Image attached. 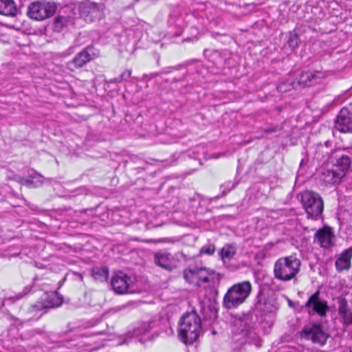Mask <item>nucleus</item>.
<instances>
[{
    "label": "nucleus",
    "instance_id": "423d86ee",
    "mask_svg": "<svg viewBox=\"0 0 352 352\" xmlns=\"http://www.w3.org/2000/svg\"><path fill=\"white\" fill-rule=\"evenodd\" d=\"M98 56L99 50L92 45H88L78 53L68 64L72 69H79Z\"/></svg>",
    "mask_w": 352,
    "mask_h": 352
},
{
    "label": "nucleus",
    "instance_id": "f704fd0d",
    "mask_svg": "<svg viewBox=\"0 0 352 352\" xmlns=\"http://www.w3.org/2000/svg\"><path fill=\"white\" fill-rule=\"evenodd\" d=\"M28 294L27 292H20L19 294H17L16 295H15L14 296H11V297H9L8 298V300H12L13 302H14L15 300H19V299H21L22 298H23L26 294Z\"/></svg>",
    "mask_w": 352,
    "mask_h": 352
},
{
    "label": "nucleus",
    "instance_id": "393cba45",
    "mask_svg": "<svg viewBox=\"0 0 352 352\" xmlns=\"http://www.w3.org/2000/svg\"><path fill=\"white\" fill-rule=\"evenodd\" d=\"M68 18L67 16H57L53 22L54 31L60 32L67 25Z\"/></svg>",
    "mask_w": 352,
    "mask_h": 352
},
{
    "label": "nucleus",
    "instance_id": "72a5a7b5",
    "mask_svg": "<svg viewBox=\"0 0 352 352\" xmlns=\"http://www.w3.org/2000/svg\"><path fill=\"white\" fill-rule=\"evenodd\" d=\"M131 70L126 69L120 76V80H122V81H126L131 77Z\"/></svg>",
    "mask_w": 352,
    "mask_h": 352
},
{
    "label": "nucleus",
    "instance_id": "20e7f679",
    "mask_svg": "<svg viewBox=\"0 0 352 352\" xmlns=\"http://www.w3.org/2000/svg\"><path fill=\"white\" fill-rule=\"evenodd\" d=\"M301 202L308 218L318 220L322 217L324 202L319 194L313 191H305L302 194Z\"/></svg>",
    "mask_w": 352,
    "mask_h": 352
},
{
    "label": "nucleus",
    "instance_id": "c756f323",
    "mask_svg": "<svg viewBox=\"0 0 352 352\" xmlns=\"http://www.w3.org/2000/svg\"><path fill=\"white\" fill-rule=\"evenodd\" d=\"M215 245L214 244H208L207 245L203 246L200 250V254H207V255H212L215 251Z\"/></svg>",
    "mask_w": 352,
    "mask_h": 352
},
{
    "label": "nucleus",
    "instance_id": "9d476101",
    "mask_svg": "<svg viewBox=\"0 0 352 352\" xmlns=\"http://www.w3.org/2000/svg\"><path fill=\"white\" fill-rule=\"evenodd\" d=\"M320 290H317L309 298L305 307L311 309L313 313L318 314L321 317H325L329 308L327 301L320 298Z\"/></svg>",
    "mask_w": 352,
    "mask_h": 352
},
{
    "label": "nucleus",
    "instance_id": "bb28decb",
    "mask_svg": "<svg viewBox=\"0 0 352 352\" xmlns=\"http://www.w3.org/2000/svg\"><path fill=\"white\" fill-rule=\"evenodd\" d=\"M292 89H297L296 85H294V81L282 82L277 86V90L280 93H285Z\"/></svg>",
    "mask_w": 352,
    "mask_h": 352
},
{
    "label": "nucleus",
    "instance_id": "f03ea898",
    "mask_svg": "<svg viewBox=\"0 0 352 352\" xmlns=\"http://www.w3.org/2000/svg\"><path fill=\"white\" fill-rule=\"evenodd\" d=\"M301 261L295 255L278 258L274 263V278L281 281H289L295 278L300 270Z\"/></svg>",
    "mask_w": 352,
    "mask_h": 352
},
{
    "label": "nucleus",
    "instance_id": "6ab92c4d",
    "mask_svg": "<svg viewBox=\"0 0 352 352\" xmlns=\"http://www.w3.org/2000/svg\"><path fill=\"white\" fill-rule=\"evenodd\" d=\"M349 155H341L338 157L336 163L333 166L338 171H343L344 176L349 170L352 162V148L349 151Z\"/></svg>",
    "mask_w": 352,
    "mask_h": 352
},
{
    "label": "nucleus",
    "instance_id": "ea45409f",
    "mask_svg": "<svg viewBox=\"0 0 352 352\" xmlns=\"http://www.w3.org/2000/svg\"><path fill=\"white\" fill-rule=\"evenodd\" d=\"M289 306H292V302H291L290 300L289 301Z\"/></svg>",
    "mask_w": 352,
    "mask_h": 352
},
{
    "label": "nucleus",
    "instance_id": "39448f33",
    "mask_svg": "<svg viewBox=\"0 0 352 352\" xmlns=\"http://www.w3.org/2000/svg\"><path fill=\"white\" fill-rule=\"evenodd\" d=\"M56 10L57 5L54 2L36 1L28 6L27 15L32 20L41 21L52 17Z\"/></svg>",
    "mask_w": 352,
    "mask_h": 352
},
{
    "label": "nucleus",
    "instance_id": "a19ab883",
    "mask_svg": "<svg viewBox=\"0 0 352 352\" xmlns=\"http://www.w3.org/2000/svg\"><path fill=\"white\" fill-rule=\"evenodd\" d=\"M184 278L187 279V275L186 274H184Z\"/></svg>",
    "mask_w": 352,
    "mask_h": 352
},
{
    "label": "nucleus",
    "instance_id": "ddd939ff",
    "mask_svg": "<svg viewBox=\"0 0 352 352\" xmlns=\"http://www.w3.org/2000/svg\"><path fill=\"white\" fill-rule=\"evenodd\" d=\"M62 303V296L56 294H52L47 297L46 302H36L35 304L32 305L29 309V312L33 314L43 309L58 307L60 306Z\"/></svg>",
    "mask_w": 352,
    "mask_h": 352
},
{
    "label": "nucleus",
    "instance_id": "5701e85b",
    "mask_svg": "<svg viewBox=\"0 0 352 352\" xmlns=\"http://www.w3.org/2000/svg\"><path fill=\"white\" fill-rule=\"evenodd\" d=\"M91 276L96 281L104 282L109 276V269L106 266L95 267L91 270Z\"/></svg>",
    "mask_w": 352,
    "mask_h": 352
},
{
    "label": "nucleus",
    "instance_id": "aec40b11",
    "mask_svg": "<svg viewBox=\"0 0 352 352\" xmlns=\"http://www.w3.org/2000/svg\"><path fill=\"white\" fill-rule=\"evenodd\" d=\"M332 151L331 143L329 141H325L317 144L316 147L315 157L318 160H322L328 157Z\"/></svg>",
    "mask_w": 352,
    "mask_h": 352
},
{
    "label": "nucleus",
    "instance_id": "412c9836",
    "mask_svg": "<svg viewBox=\"0 0 352 352\" xmlns=\"http://www.w3.org/2000/svg\"><path fill=\"white\" fill-rule=\"evenodd\" d=\"M17 9L13 0H0V14L5 16H15Z\"/></svg>",
    "mask_w": 352,
    "mask_h": 352
},
{
    "label": "nucleus",
    "instance_id": "b1692460",
    "mask_svg": "<svg viewBox=\"0 0 352 352\" xmlns=\"http://www.w3.org/2000/svg\"><path fill=\"white\" fill-rule=\"evenodd\" d=\"M236 253L235 248L230 244H226L219 251V254L223 263L230 261Z\"/></svg>",
    "mask_w": 352,
    "mask_h": 352
},
{
    "label": "nucleus",
    "instance_id": "f8f14e48",
    "mask_svg": "<svg viewBox=\"0 0 352 352\" xmlns=\"http://www.w3.org/2000/svg\"><path fill=\"white\" fill-rule=\"evenodd\" d=\"M131 278L126 274L120 272L114 274L111 278V286L113 291L118 294L132 292L130 290Z\"/></svg>",
    "mask_w": 352,
    "mask_h": 352
},
{
    "label": "nucleus",
    "instance_id": "4c0bfd02",
    "mask_svg": "<svg viewBox=\"0 0 352 352\" xmlns=\"http://www.w3.org/2000/svg\"><path fill=\"white\" fill-rule=\"evenodd\" d=\"M241 332H242V335L243 336H246L247 335L248 331L246 330V331H244L243 330H241Z\"/></svg>",
    "mask_w": 352,
    "mask_h": 352
},
{
    "label": "nucleus",
    "instance_id": "7c9ffc66",
    "mask_svg": "<svg viewBox=\"0 0 352 352\" xmlns=\"http://www.w3.org/2000/svg\"><path fill=\"white\" fill-rule=\"evenodd\" d=\"M17 182L21 185L30 187L33 186V181L29 178L19 177L17 179Z\"/></svg>",
    "mask_w": 352,
    "mask_h": 352
},
{
    "label": "nucleus",
    "instance_id": "dca6fc26",
    "mask_svg": "<svg viewBox=\"0 0 352 352\" xmlns=\"http://www.w3.org/2000/svg\"><path fill=\"white\" fill-rule=\"evenodd\" d=\"M315 239L320 246L324 248H329L332 245L333 233L329 227H323L315 233Z\"/></svg>",
    "mask_w": 352,
    "mask_h": 352
},
{
    "label": "nucleus",
    "instance_id": "7ed1b4c3",
    "mask_svg": "<svg viewBox=\"0 0 352 352\" xmlns=\"http://www.w3.org/2000/svg\"><path fill=\"white\" fill-rule=\"evenodd\" d=\"M252 285L249 281L233 285L224 295L223 305L228 309L236 308L243 304L250 294Z\"/></svg>",
    "mask_w": 352,
    "mask_h": 352
},
{
    "label": "nucleus",
    "instance_id": "2f4dec72",
    "mask_svg": "<svg viewBox=\"0 0 352 352\" xmlns=\"http://www.w3.org/2000/svg\"><path fill=\"white\" fill-rule=\"evenodd\" d=\"M282 129L283 128L279 126H270V127L263 129V133H276V132L280 131L282 130Z\"/></svg>",
    "mask_w": 352,
    "mask_h": 352
},
{
    "label": "nucleus",
    "instance_id": "1a4fd4ad",
    "mask_svg": "<svg viewBox=\"0 0 352 352\" xmlns=\"http://www.w3.org/2000/svg\"><path fill=\"white\" fill-rule=\"evenodd\" d=\"M324 78V74L320 71L302 72L294 80V85H296L297 89L300 87H311L318 84Z\"/></svg>",
    "mask_w": 352,
    "mask_h": 352
},
{
    "label": "nucleus",
    "instance_id": "4be33fe9",
    "mask_svg": "<svg viewBox=\"0 0 352 352\" xmlns=\"http://www.w3.org/2000/svg\"><path fill=\"white\" fill-rule=\"evenodd\" d=\"M100 7V4L87 1L80 4V11L84 15H94L99 12Z\"/></svg>",
    "mask_w": 352,
    "mask_h": 352
},
{
    "label": "nucleus",
    "instance_id": "9b49d317",
    "mask_svg": "<svg viewBox=\"0 0 352 352\" xmlns=\"http://www.w3.org/2000/svg\"><path fill=\"white\" fill-rule=\"evenodd\" d=\"M254 307L263 314L272 313L278 309V302L275 298L265 296L261 292H259L256 296Z\"/></svg>",
    "mask_w": 352,
    "mask_h": 352
},
{
    "label": "nucleus",
    "instance_id": "cd10ccee",
    "mask_svg": "<svg viewBox=\"0 0 352 352\" xmlns=\"http://www.w3.org/2000/svg\"><path fill=\"white\" fill-rule=\"evenodd\" d=\"M338 303V314L340 316L346 315L348 312H349L347 301L346 300V299L342 298L339 300Z\"/></svg>",
    "mask_w": 352,
    "mask_h": 352
},
{
    "label": "nucleus",
    "instance_id": "a211bd4d",
    "mask_svg": "<svg viewBox=\"0 0 352 352\" xmlns=\"http://www.w3.org/2000/svg\"><path fill=\"white\" fill-rule=\"evenodd\" d=\"M337 168L327 169L322 172V180L329 184H336L340 183L342 178L344 177L343 171H338Z\"/></svg>",
    "mask_w": 352,
    "mask_h": 352
},
{
    "label": "nucleus",
    "instance_id": "a878e982",
    "mask_svg": "<svg viewBox=\"0 0 352 352\" xmlns=\"http://www.w3.org/2000/svg\"><path fill=\"white\" fill-rule=\"evenodd\" d=\"M300 39L298 34L295 30L290 31L288 33L287 44L289 47L294 50L298 47Z\"/></svg>",
    "mask_w": 352,
    "mask_h": 352
},
{
    "label": "nucleus",
    "instance_id": "c9c22d12",
    "mask_svg": "<svg viewBox=\"0 0 352 352\" xmlns=\"http://www.w3.org/2000/svg\"><path fill=\"white\" fill-rule=\"evenodd\" d=\"M30 171L34 173L35 175H36L37 176L41 177V179L43 178V175H41L39 173H38L37 171L34 170V169H32Z\"/></svg>",
    "mask_w": 352,
    "mask_h": 352
},
{
    "label": "nucleus",
    "instance_id": "e433bc0d",
    "mask_svg": "<svg viewBox=\"0 0 352 352\" xmlns=\"http://www.w3.org/2000/svg\"><path fill=\"white\" fill-rule=\"evenodd\" d=\"M113 82H118V83H120L121 82H122V80H120V76L118 77V78H116L113 80H112Z\"/></svg>",
    "mask_w": 352,
    "mask_h": 352
},
{
    "label": "nucleus",
    "instance_id": "6e6552de",
    "mask_svg": "<svg viewBox=\"0 0 352 352\" xmlns=\"http://www.w3.org/2000/svg\"><path fill=\"white\" fill-rule=\"evenodd\" d=\"M335 124V127L342 133L352 132V104L340 111Z\"/></svg>",
    "mask_w": 352,
    "mask_h": 352
},
{
    "label": "nucleus",
    "instance_id": "4468645a",
    "mask_svg": "<svg viewBox=\"0 0 352 352\" xmlns=\"http://www.w3.org/2000/svg\"><path fill=\"white\" fill-rule=\"evenodd\" d=\"M189 272L196 276L197 279L202 283L212 282V283H215L216 282H219L221 278L220 274L206 268L189 270Z\"/></svg>",
    "mask_w": 352,
    "mask_h": 352
},
{
    "label": "nucleus",
    "instance_id": "c85d7f7f",
    "mask_svg": "<svg viewBox=\"0 0 352 352\" xmlns=\"http://www.w3.org/2000/svg\"><path fill=\"white\" fill-rule=\"evenodd\" d=\"M236 184L232 181H228L221 185L220 188L222 189V195H226L228 192L234 188Z\"/></svg>",
    "mask_w": 352,
    "mask_h": 352
},
{
    "label": "nucleus",
    "instance_id": "f257e3e1",
    "mask_svg": "<svg viewBox=\"0 0 352 352\" xmlns=\"http://www.w3.org/2000/svg\"><path fill=\"white\" fill-rule=\"evenodd\" d=\"M201 319L195 311L185 314L179 322V336L185 344L193 343L199 337Z\"/></svg>",
    "mask_w": 352,
    "mask_h": 352
},
{
    "label": "nucleus",
    "instance_id": "2eb2a0df",
    "mask_svg": "<svg viewBox=\"0 0 352 352\" xmlns=\"http://www.w3.org/2000/svg\"><path fill=\"white\" fill-rule=\"evenodd\" d=\"M155 263L157 265L167 270L172 271L176 268L175 261L170 253L159 252L155 254Z\"/></svg>",
    "mask_w": 352,
    "mask_h": 352
},
{
    "label": "nucleus",
    "instance_id": "58836bf2",
    "mask_svg": "<svg viewBox=\"0 0 352 352\" xmlns=\"http://www.w3.org/2000/svg\"><path fill=\"white\" fill-rule=\"evenodd\" d=\"M28 173H29V177H30V178H34V177H35V176H34V175H31V173H30V170L28 171Z\"/></svg>",
    "mask_w": 352,
    "mask_h": 352
},
{
    "label": "nucleus",
    "instance_id": "473e14b6",
    "mask_svg": "<svg viewBox=\"0 0 352 352\" xmlns=\"http://www.w3.org/2000/svg\"><path fill=\"white\" fill-rule=\"evenodd\" d=\"M344 322L346 325H351L352 324V312L349 311L346 315H343L341 316Z\"/></svg>",
    "mask_w": 352,
    "mask_h": 352
},
{
    "label": "nucleus",
    "instance_id": "f3484780",
    "mask_svg": "<svg viewBox=\"0 0 352 352\" xmlns=\"http://www.w3.org/2000/svg\"><path fill=\"white\" fill-rule=\"evenodd\" d=\"M352 258V247L344 250L339 258L336 261V267L338 272L349 270L351 266Z\"/></svg>",
    "mask_w": 352,
    "mask_h": 352
},
{
    "label": "nucleus",
    "instance_id": "0eeeda50",
    "mask_svg": "<svg viewBox=\"0 0 352 352\" xmlns=\"http://www.w3.org/2000/svg\"><path fill=\"white\" fill-rule=\"evenodd\" d=\"M302 337L311 340L314 343L323 345L328 338L327 334L323 331L322 326L320 323H312L305 325L302 331Z\"/></svg>",
    "mask_w": 352,
    "mask_h": 352
}]
</instances>
